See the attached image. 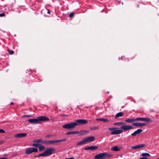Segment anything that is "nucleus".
<instances>
[{"instance_id":"nucleus-10","label":"nucleus","mask_w":159,"mask_h":159,"mask_svg":"<svg viewBox=\"0 0 159 159\" xmlns=\"http://www.w3.org/2000/svg\"><path fill=\"white\" fill-rule=\"evenodd\" d=\"M27 134L26 133H19L15 134L14 137L16 138L24 137L26 136Z\"/></svg>"},{"instance_id":"nucleus-5","label":"nucleus","mask_w":159,"mask_h":159,"mask_svg":"<svg viewBox=\"0 0 159 159\" xmlns=\"http://www.w3.org/2000/svg\"><path fill=\"white\" fill-rule=\"evenodd\" d=\"M55 151V149L53 148H49L47 149L44 152L45 156H48L52 155L53 152Z\"/></svg>"},{"instance_id":"nucleus-32","label":"nucleus","mask_w":159,"mask_h":159,"mask_svg":"<svg viewBox=\"0 0 159 159\" xmlns=\"http://www.w3.org/2000/svg\"><path fill=\"white\" fill-rule=\"evenodd\" d=\"M5 15V13H4L0 14V17H3Z\"/></svg>"},{"instance_id":"nucleus-18","label":"nucleus","mask_w":159,"mask_h":159,"mask_svg":"<svg viewBox=\"0 0 159 159\" xmlns=\"http://www.w3.org/2000/svg\"><path fill=\"white\" fill-rule=\"evenodd\" d=\"M123 115V114L122 112H120L116 114V115L115 118L117 119L120 117H121Z\"/></svg>"},{"instance_id":"nucleus-14","label":"nucleus","mask_w":159,"mask_h":159,"mask_svg":"<svg viewBox=\"0 0 159 159\" xmlns=\"http://www.w3.org/2000/svg\"><path fill=\"white\" fill-rule=\"evenodd\" d=\"M143 131V130L141 129H138L136 131H135L133 133L131 134V136H134L137 135L139 134Z\"/></svg>"},{"instance_id":"nucleus-37","label":"nucleus","mask_w":159,"mask_h":159,"mask_svg":"<svg viewBox=\"0 0 159 159\" xmlns=\"http://www.w3.org/2000/svg\"><path fill=\"white\" fill-rule=\"evenodd\" d=\"M53 136V135H52L51 134H50V135H47L46 137H49L50 136Z\"/></svg>"},{"instance_id":"nucleus-35","label":"nucleus","mask_w":159,"mask_h":159,"mask_svg":"<svg viewBox=\"0 0 159 159\" xmlns=\"http://www.w3.org/2000/svg\"><path fill=\"white\" fill-rule=\"evenodd\" d=\"M0 159H7V157H2L0 158Z\"/></svg>"},{"instance_id":"nucleus-20","label":"nucleus","mask_w":159,"mask_h":159,"mask_svg":"<svg viewBox=\"0 0 159 159\" xmlns=\"http://www.w3.org/2000/svg\"><path fill=\"white\" fill-rule=\"evenodd\" d=\"M96 120L98 121H101L104 122H107L109 120L106 119L102 118H97Z\"/></svg>"},{"instance_id":"nucleus-31","label":"nucleus","mask_w":159,"mask_h":159,"mask_svg":"<svg viewBox=\"0 0 159 159\" xmlns=\"http://www.w3.org/2000/svg\"><path fill=\"white\" fill-rule=\"evenodd\" d=\"M5 132V131L2 129H0V133H4Z\"/></svg>"},{"instance_id":"nucleus-11","label":"nucleus","mask_w":159,"mask_h":159,"mask_svg":"<svg viewBox=\"0 0 159 159\" xmlns=\"http://www.w3.org/2000/svg\"><path fill=\"white\" fill-rule=\"evenodd\" d=\"M145 145L144 144H141L138 145H136L134 146H133L131 147V148L132 149L136 150L142 148H143L145 146Z\"/></svg>"},{"instance_id":"nucleus-25","label":"nucleus","mask_w":159,"mask_h":159,"mask_svg":"<svg viewBox=\"0 0 159 159\" xmlns=\"http://www.w3.org/2000/svg\"><path fill=\"white\" fill-rule=\"evenodd\" d=\"M41 156L45 157L44 152L42 153L35 156V157H39Z\"/></svg>"},{"instance_id":"nucleus-19","label":"nucleus","mask_w":159,"mask_h":159,"mask_svg":"<svg viewBox=\"0 0 159 159\" xmlns=\"http://www.w3.org/2000/svg\"><path fill=\"white\" fill-rule=\"evenodd\" d=\"M120 149L118 148L117 146H114L111 148V151H118L120 150Z\"/></svg>"},{"instance_id":"nucleus-28","label":"nucleus","mask_w":159,"mask_h":159,"mask_svg":"<svg viewBox=\"0 0 159 159\" xmlns=\"http://www.w3.org/2000/svg\"><path fill=\"white\" fill-rule=\"evenodd\" d=\"M98 128V127H94L90 128L91 130H95Z\"/></svg>"},{"instance_id":"nucleus-42","label":"nucleus","mask_w":159,"mask_h":159,"mask_svg":"<svg viewBox=\"0 0 159 159\" xmlns=\"http://www.w3.org/2000/svg\"><path fill=\"white\" fill-rule=\"evenodd\" d=\"M156 159H159V157Z\"/></svg>"},{"instance_id":"nucleus-41","label":"nucleus","mask_w":159,"mask_h":159,"mask_svg":"<svg viewBox=\"0 0 159 159\" xmlns=\"http://www.w3.org/2000/svg\"><path fill=\"white\" fill-rule=\"evenodd\" d=\"M106 93L107 94H108L109 93V92H106Z\"/></svg>"},{"instance_id":"nucleus-38","label":"nucleus","mask_w":159,"mask_h":159,"mask_svg":"<svg viewBox=\"0 0 159 159\" xmlns=\"http://www.w3.org/2000/svg\"><path fill=\"white\" fill-rule=\"evenodd\" d=\"M123 57H123V56L121 58V59L122 60H124Z\"/></svg>"},{"instance_id":"nucleus-8","label":"nucleus","mask_w":159,"mask_h":159,"mask_svg":"<svg viewBox=\"0 0 159 159\" xmlns=\"http://www.w3.org/2000/svg\"><path fill=\"white\" fill-rule=\"evenodd\" d=\"M33 142L37 143H41L45 145H48V140H43L41 139H34L33 140Z\"/></svg>"},{"instance_id":"nucleus-36","label":"nucleus","mask_w":159,"mask_h":159,"mask_svg":"<svg viewBox=\"0 0 159 159\" xmlns=\"http://www.w3.org/2000/svg\"><path fill=\"white\" fill-rule=\"evenodd\" d=\"M65 159H74V157H72L69 158H66Z\"/></svg>"},{"instance_id":"nucleus-2","label":"nucleus","mask_w":159,"mask_h":159,"mask_svg":"<svg viewBox=\"0 0 159 159\" xmlns=\"http://www.w3.org/2000/svg\"><path fill=\"white\" fill-rule=\"evenodd\" d=\"M49 120L48 117H47L44 116H40L36 119H30L28 120V121L30 124H37L40 123L41 121H47Z\"/></svg>"},{"instance_id":"nucleus-13","label":"nucleus","mask_w":159,"mask_h":159,"mask_svg":"<svg viewBox=\"0 0 159 159\" xmlns=\"http://www.w3.org/2000/svg\"><path fill=\"white\" fill-rule=\"evenodd\" d=\"M88 121L87 120L84 119H79L76 121V123L81 124H84L87 123Z\"/></svg>"},{"instance_id":"nucleus-22","label":"nucleus","mask_w":159,"mask_h":159,"mask_svg":"<svg viewBox=\"0 0 159 159\" xmlns=\"http://www.w3.org/2000/svg\"><path fill=\"white\" fill-rule=\"evenodd\" d=\"M135 121V119H128L125 120V122L127 123H132Z\"/></svg>"},{"instance_id":"nucleus-1","label":"nucleus","mask_w":159,"mask_h":159,"mask_svg":"<svg viewBox=\"0 0 159 159\" xmlns=\"http://www.w3.org/2000/svg\"><path fill=\"white\" fill-rule=\"evenodd\" d=\"M133 128V127L132 126L123 125L120 127V129H121L116 130L117 129L116 128L113 127L109 128V130L112 131L111 133V134H117L121 133L123 131H126Z\"/></svg>"},{"instance_id":"nucleus-34","label":"nucleus","mask_w":159,"mask_h":159,"mask_svg":"<svg viewBox=\"0 0 159 159\" xmlns=\"http://www.w3.org/2000/svg\"><path fill=\"white\" fill-rule=\"evenodd\" d=\"M47 11H48L47 13L48 14H50V11L49 9H47Z\"/></svg>"},{"instance_id":"nucleus-43","label":"nucleus","mask_w":159,"mask_h":159,"mask_svg":"<svg viewBox=\"0 0 159 159\" xmlns=\"http://www.w3.org/2000/svg\"><path fill=\"white\" fill-rule=\"evenodd\" d=\"M103 10H102V12H103Z\"/></svg>"},{"instance_id":"nucleus-4","label":"nucleus","mask_w":159,"mask_h":159,"mask_svg":"<svg viewBox=\"0 0 159 159\" xmlns=\"http://www.w3.org/2000/svg\"><path fill=\"white\" fill-rule=\"evenodd\" d=\"M78 125L76 122H72L69 123H67L62 125L63 128L66 129H71L74 128L75 126Z\"/></svg>"},{"instance_id":"nucleus-7","label":"nucleus","mask_w":159,"mask_h":159,"mask_svg":"<svg viewBox=\"0 0 159 159\" xmlns=\"http://www.w3.org/2000/svg\"><path fill=\"white\" fill-rule=\"evenodd\" d=\"M66 140V139H55L52 140H48V145L56 144L59 142L65 141Z\"/></svg>"},{"instance_id":"nucleus-15","label":"nucleus","mask_w":159,"mask_h":159,"mask_svg":"<svg viewBox=\"0 0 159 159\" xmlns=\"http://www.w3.org/2000/svg\"><path fill=\"white\" fill-rule=\"evenodd\" d=\"M86 143L87 142H90L93 141L95 140V137L94 136H90L84 138Z\"/></svg>"},{"instance_id":"nucleus-27","label":"nucleus","mask_w":159,"mask_h":159,"mask_svg":"<svg viewBox=\"0 0 159 159\" xmlns=\"http://www.w3.org/2000/svg\"><path fill=\"white\" fill-rule=\"evenodd\" d=\"M40 144L39 143H33L32 144V146L35 147H39Z\"/></svg>"},{"instance_id":"nucleus-6","label":"nucleus","mask_w":159,"mask_h":159,"mask_svg":"<svg viewBox=\"0 0 159 159\" xmlns=\"http://www.w3.org/2000/svg\"><path fill=\"white\" fill-rule=\"evenodd\" d=\"M38 151V149L37 148L31 147L26 149L25 151V153L27 154H29L33 152H37Z\"/></svg>"},{"instance_id":"nucleus-16","label":"nucleus","mask_w":159,"mask_h":159,"mask_svg":"<svg viewBox=\"0 0 159 159\" xmlns=\"http://www.w3.org/2000/svg\"><path fill=\"white\" fill-rule=\"evenodd\" d=\"M146 125V123L138 122H135L132 124L133 125L137 126H142L145 125Z\"/></svg>"},{"instance_id":"nucleus-30","label":"nucleus","mask_w":159,"mask_h":159,"mask_svg":"<svg viewBox=\"0 0 159 159\" xmlns=\"http://www.w3.org/2000/svg\"><path fill=\"white\" fill-rule=\"evenodd\" d=\"M74 15V13L73 12H72L70 13L69 15V17L70 18H71Z\"/></svg>"},{"instance_id":"nucleus-40","label":"nucleus","mask_w":159,"mask_h":159,"mask_svg":"<svg viewBox=\"0 0 159 159\" xmlns=\"http://www.w3.org/2000/svg\"><path fill=\"white\" fill-rule=\"evenodd\" d=\"M2 143V141L0 140V144Z\"/></svg>"},{"instance_id":"nucleus-33","label":"nucleus","mask_w":159,"mask_h":159,"mask_svg":"<svg viewBox=\"0 0 159 159\" xmlns=\"http://www.w3.org/2000/svg\"><path fill=\"white\" fill-rule=\"evenodd\" d=\"M23 116L25 117H30L32 116L31 115H24Z\"/></svg>"},{"instance_id":"nucleus-26","label":"nucleus","mask_w":159,"mask_h":159,"mask_svg":"<svg viewBox=\"0 0 159 159\" xmlns=\"http://www.w3.org/2000/svg\"><path fill=\"white\" fill-rule=\"evenodd\" d=\"M150 155V154L148 153H143L142 154V156L143 157L148 156Z\"/></svg>"},{"instance_id":"nucleus-24","label":"nucleus","mask_w":159,"mask_h":159,"mask_svg":"<svg viewBox=\"0 0 159 159\" xmlns=\"http://www.w3.org/2000/svg\"><path fill=\"white\" fill-rule=\"evenodd\" d=\"M124 124V123L123 122H116L114 123V125H123Z\"/></svg>"},{"instance_id":"nucleus-23","label":"nucleus","mask_w":159,"mask_h":159,"mask_svg":"<svg viewBox=\"0 0 159 159\" xmlns=\"http://www.w3.org/2000/svg\"><path fill=\"white\" fill-rule=\"evenodd\" d=\"M39 151H42L45 148L44 146L42 145L41 144H40V145L39 146Z\"/></svg>"},{"instance_id":"nucleus-17","label":"nucleus","mask_w":159,"mask_h":159,"mask_svg":"<svg viewBox=\"0 0 159 159\" xmlns=\"http://www.w3.org/2000/svg\"><path fill=\"white\" fill-rule=\"evenodd\" d=\"M86 143L85 139H84L82 141H80L77 143V145H81L82 144H86Z\"/></svg>"},{"instance_id":"nucleus-29","label":"nucleus","mask_w":159,"mask_h":159,"mask_svg":"<svg viewBox=\"0 0 159 159\" xmlns=\"http://www.w3.org/2000/svg\"><path fill=\"white\" fill-rule=\"evenodd\" d=\"M8 51L9 52V53L10 54H12L14 53V51L12 50H8Z\"/></svg>"},{"instance_id":"nucleus-9","label":"nucleus","mask_w":159,"mask_h":159,"mask_svg":"<svg viewBox=\"0 0 159 159\" xmlns=\"http://www.w3.org/2000/svg\"><path fill=\"white\" fill-rule=\"evenodd\" d=\"M135 121H146L148 123L151 122V120L150 118H147L139 117L135 119Z\"/></svg>"},{"instance_id":"nucleus-39","label":"nucleus","mask_w":159,"mask_h":159,"mask_svg":"<svg viewBox=\"0 0 159 159\" xmlns=\"http://www.w3.org/2000/svg\"><path fill=\"white\" fill-rule=\"evenodd\" d=\"M13 104V102H11V103H10V105H11V104Z\"/></svg>"},{"instance_id":"nucleus-12","label":"nucleus","mask_w":159,"mask_h":159,"mask_svg":"<svg viewBox=\"0 0 159 159\" xmlns=\"http://www.w3.org/2000/svg\"><path fill=\"white\" fill-rule=\"evenodd\" d=\"M98 148V146H91L85 148L84 149L85 150H91L93 151L97 150Z\"/></svg>"},{"instance_id":"nucleus-21","label":"nucleus","mask_w":159,"mask_h":159,"mask_svg":"<svg viewBox=\"0 0 159 159\" xmlns=\"http://www.w3.org/2000/svg\"><path fill=\"white\" fill-rule=\"evenodd\" d=\"M78 132L77 131H69L66 132V134L68 135L70 134H77Z\"/></svg>"},{"instance_id":"nucleus-3","label":"nucleus","mask_w":159,"mask_h":159,"mask_svg":"<svg viewBox=\"0 0 159 159\" xmlns=\"http://www.w3.org/2000/svg\"><path fill=\"white\" fill-rule=\"evenodd\" d=\"M107 153L106 152L101 153L96 155L95 156L94 159H105L107 157H109Z\"/></svg>"}]
</instances>
